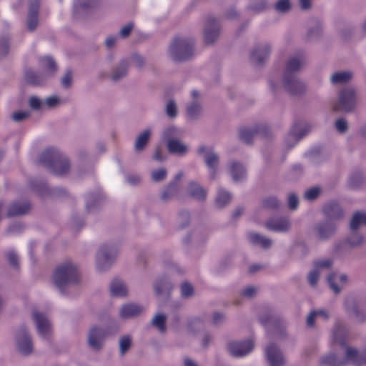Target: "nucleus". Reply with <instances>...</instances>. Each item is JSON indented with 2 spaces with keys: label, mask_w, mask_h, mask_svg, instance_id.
<instances>
[{
  "label": "nucleus",
  "mask_w": 366,
  "mask_h": 366,
  "mask_svg": "<svg viewBox=\"0 0 366 366\" xmlns=\"http://www.w3.org/2000/svg\"><path fill=\"white\" fill-rule=\"evenodd\" d=\"M332 347L339 345L345 352V357H340L337 355L330 353L322 357L320 365L322 366H344L350 362L355 366L366 364V350L359 352L347 345V336L345 330L336 327L332 332Z\"/></svg>",
  "instance_id": "f257e3e1"
},
{
  "label": "nucleus",
  "mask_w": 366,
  "mask_h": 366,
  "mask_svg": "<svg viewBox=\"0 0 366 366\" xmlns=\"http://www.w3.org/2000/svg\"><path fill=\"white\" fill-rule=\"evenodd\" d=\"M40 163L58 176L68 173L70 165L68 159L54 148L46 149L40 157Z\"/></svg>",
  "instance_id": "f03ea898"
},
{
  "label": "nucleus",
  "mask_w": 366,
  "mask_h": 366,
  "mask_svg": "<svg viewBox=\"0 0 366 366\" xmlns=\"http://www.w3.org/2000/svg\"><path fill=\"white\" fill-rule=\"evenodd\" d=\"M302 64V55L292 57L287 63L284 74V86L291 94H298L305 90L304 84L298 81L295 75V73L300 70Z\"/></svg>",
  "instance_id": "7ed1b4c3"
},
{
  "label": "nucleus",
  "mask_w": 366,
  "mask_h": 366,
  "mask_svg": "<svg viewBox=\"0 0 366 366\" xmlns=\"http://www.w3.org/2000/svg\"><path fill=\"white\" fill-rule=\"evenodd\" d=\"M79 274L77 267L69 262L59 265L54 272L53 281L61 293L64 292L66 286L77 283Z\"/></svg>",
  "instance_id": "20e7f679"
},
{
  "label": "nucleus",
  "mask_w": 366,
  "mask_h": 366,
  "mask_svg": "<svg viewBox=\"0 0 366 366\" xmlns=\"http://www.w3.org/2000/svg\"><path fill=\"white\" fill-rule=\"evenodd\" d=\"M194 41L190 39L175 37L169 47L170 54L175 61L189 59L194 54Z\"/></svg>",
  "instance_id": "39448f33"
},
{
  "label": "nucleus",
  "mask_w": 366,
  "mask_h": 366,
  "mask_svg": "<svg viewBox=\"0 0 366 366\" xmlns=\"http://www.w3.org/2000/svg\"><path fill=\"white\" fill-rule=\"evenodd\" d=\"M356 104L355 92L352 88L342 89L339 94L338 102L334 105L333 110L335 112H350Z\"/></svg>",
  "instance_id": "423d86ee"
},
{
  "label": "nucleus",
  "mask_w": 366,
  "mask_h": 366,
  "mask_svg": "<svg viewBox=\"0 0 366 366\" xmlns=\"http://www.w3.org/2000/svg\"><path fill=\"white\" fill-rule=\"evenodd\" d=\"M117 256V249L114 247L103 245L97 256V265L102 271L109 267Z\"/></svg>",
  "instance_id": "0eeeda50"
},
{
  "label": "nucleus",
  "mask_w": 366,
  "mask_h": 366,
  "mask_svg": "<svg viewBox=\"0 0 366 366\" xmlns=\"http://www.w3.org/2000/svg\"><path fill=\"white\" fill-rule=\"evenodd\" d=\"M219 34V21L214 17L209 16L207 19L204 36L207 44L214 43Z\"/></svg>",
  "instance_id": "6e6552de"
},
{
  "label": "nucleus",
  "mask_w": 366,
  "mask_h": 366,
  "mask_svg": "<svg viewBox=\"0 0 366 366\" xmlns=\"http://www.w3.org/2000/svg\"><path fill=\"white\" fill-rule=\"evenodd\" d=\"M254 347L251 340L242 342H232L228 345V350L234 357H242L249 354Z\"/></svg>",
  "instance_id": "1a4fd4ad"
},
{
  "label": "nucleus",
  "mask_w": 366,
  "mask_h": 366,
  "mask_svg": "<svg viewBox=\"0 0 366 366\" xmlns=\"http://www.w3.org/2000/svg\"><path fill=\"white\" fill-rule=\"evenodd\" d=\"M17 345L21 353L29 355L32 352V342L25 327H21L17 333Z\"/></svg>",
  "instance_id": "9d476101"
},
{
  "label": "nucleus",
  "mask_w": 366,
  "mask_h": 366,
  "mask_svg": "<svg viewBox=\"0 0 366 366\" xmlns=\"http://www.w3.org/2000/svg\"><path fill=\"white\" fill-rule=\"evenodd\" d=\"M265 355L270 366H282L285 363L280 350L274 344H270L266 347Z\"/></svg>",
  "instance_id": "9b49d317"
},
{
  "label": "nucleus",
  "mask_w": 366,
  "mask_h": 366,
  "mask_svg": "<svg viewBox=\"0 0 366 366\" xmlns=\"http://www.w3.org/2000/svg\"><path fill=\"white\" fill-rule=\"evenodd\" d=\"M39 5V0H31L29 2L27 26L31 31H34L38 25Z\"/></svg>",
  "instance_id": "f8f14e48"
},
{
  "label": "nucleus",
  "mask_w": 366,
  "mask_h": 366,
  "mask_svg": "<svg viewBox=\"0 0 366 366\" xmlns=\"http://www.w3.org/2000/svg\"><path fill=\"white\" fill-rule=\"evenodd\" d=\"M33 319L36 325L38 332L40 335L46 337L51 332V325L48 319L41 313L34 312Z\"/></svg>",
  "instance_id": "ddd939ff"
},
{
  "label": "nucleus",
  "mask_w": 366,
  "mask_h": 366,
  "mask_svg": "<svg viewBox=\"0 0 366 366\" xmlns=\"http://www.w3.org/2000/svg\"><path fill=\"white\" fill-rule=\"evenodd\" d=\"M332 262L331 259H323L317 261L315 262V269L311 271L308 274L307 279L308 282L311 286L314 287L317 284L319 277H320V268H329L332 266Z\"/></svg>",
  "instance_id": "4468645a"
},
{
  "label": "nucleus",
  "mask_w": 366,
  "mask_h": 366,
  "mask_svg": "<svg viewBox=\"0 0 366 366\" xmlns=\"http://www.w3.org/2000/svg\"><path fill=\"white\" fill-rule=\"evenodd\" d=\"M265 127L256 126L254 129H249L245 127L241 128L239 130V138L242 141L247 144L252 142L254 137L257 134H263L266 132Z\"/></svg>",
  "instance_id": "2eb2a0df"
},
{
  "label": "nucleus",
  "mask_w": 366,
  "mask_h": 366,
  "mask_svg": "<svg viewBox=\"0 0 366 366\" xmlns=\"http://www.w3.org/2000/svg\"><path fill=\"white\" fill-rule=\"evenodd\" d=\"M31 209L29 202H15L12 203L8 209V217L21 216L27 214Z\"/></svg>",
  "instance_id": "dca6fc26"
},
{
  "label": "nucleus",
  "mask_w": 366,
  "mask_h": 366,
  "mask_svg": "<svg viewBox=\"0 0 366 366\" xmlns=\"http://www.w3.org/2000/svg\"><path fill=\"white\" fill-rule=\"evenodd\" d=\"M290 226V222L287 218H272L266 223V227L274 232H286Z\"/></svg>",
  "instance_id": "f3484780"
},
{
  "label": "nucleus",
  "mask_w": 366,
  "mask_h": 366,
  "mask_svg": "<svg viewBox=\"0 0 366 366\" xmlns=\"http://www.w3.org/2000/svg\"><path fill=\"white\" fill-rule=\"evenodd\" d=\"M103 331L102 329L94 327L91 329L89 334V344L94 350H99L102 347L103 339Z\"/></svg>",
  "instance_id": "a211bd4d"
},
{
  "label": "nucleus",
  "mask_w": 366,
  "mask_h": 366,
  "mask_svg": "<svg viewBox=\"0 0 366 366\" xmlns=\"http://www.w3.org/2000/svg\"><path fill=\"white\" fill-rule=\"evenodd\" d=\"M323 212L327 217L331 219H340L343 215L342 209L339 204L335 202H331L325 205Z\"/></svg>",
  "instance_id": "6ab92c4d"
},
{
  "label": "nucleus",
  "mask_w": 366,
  "mask_h": 366,
  "mask_svg": "<svg viewBox=\"0 0 366 366\" xmlns=\"http://www.w3.org/2000/svg\"><path fill=\"white\" fill-rule=\"evenodd\" d=\"M270 48L265 46L262 48L254 49L251 54V59L257 65H262L269 57Z\"/></svg>",
  "instance_id": "aec40b11"
},
{
  "label": "nucleus",
  "mask_w": 366,
  "mask_h": 366,
  "mask_svg": "<svg viewBox=\"0 0 366 366\" xmlns=\"http://www.w3.org/2000/svg\"><path fill=\"white\" fill-rule=\"evenodd\" d=\"M110 292L112 296L124 297L127 295L125 285L118 279H114L110 285Z\"/></svg>",
  "instance_id": "412c9836"
},
{
  "label": "nucleus",
  "mask_w": 366,
  "mask_h": 366,
  "mask_svg": "<svg viewBox=\"0 0 366 366\" xmlns=\"http://www.w3.org/2000/svg\"><path fill=\"white\" fill-rule=\"evenodd\" d=\"M183 177V172H179L172 183H170L164 189V191L162 192V199L163 200H167L170 197H172L177 191V184L179 182V180Z\"/></svg>",
  "instance_id": "4be33fe9"
},
{
  "label": "nucleus",
  "mask_w": 366,
  "mask_h": 366,
  "mask_svg": "<svg viewBox=\"0 0 366 366\" xmlns=\"http://www.w3.org/2000/svg\"><path fill=\"white\" fill-rule=\"evenodd\" d=\"M142 311V308L135 304L124 305L120 312V315L122 317L127 318L132 317L139 315Z\"/></svg>",
  "instance_id": "5701e85b"
},
{
  "label": "nucleus",
  "mask_w": 366,
  "mask_h": 366,
  "mask_svg": "<svg viewBox=\"0 0 366 366\" xmlns=\"http://www.w3.org/2000/svg\"><path fill=\"white\" fill-rule=\"evenodd\" d=\"M230 174L232 176L233 180L238 182L245 177L246 171L241 164L234 162L231 164Z\"/></svg>",
  "instance_id": "b1692460"
},
{
  "label": "nucleus",
  "mask_w": 366,
  "mask_h": 366,
  "mask_svg": "<svg viewBox=\"0 0 366 366\" xmlns=\"http://www.w3.org/2000/svg\"><path fill=\"white\" fill-rule=\"evenodd\" d=\"M189 192L191 197L199 200H204L207 195L206 190L193 182L189 184Z\"/></svg>",
  "instance_id": "393cba45"
},
{
  "label": "nucleus",
  "mask_w": 366,
  "mask_h": 366,
  "mask_svg": "<svg viewBox=\"0 0 366 366\" xmlns=\"http://www.w3.org/2000/svg\"><path fill=\"white\" fill-rule=\"evenodd\" d=\"M335 230V226L331 221H327L318 225L317 231L320 237L322 239L328 237Z\"/></svg>",
  "instance_id": "a878e982"
},
{
  "label": "nucleus",
  "mask_w": 366,
  "mask_h": 366,
  "mask_svg": "<svg viewBox=\"0 0 366 366\" xmlns=\"http://www.w3.org/2000/svg\"><path fill=\"white\" fill-rule=\"evenodd\" d=\"M248 237L250 242L254 244L260 245L265 249L269 248L272 244V242L269 239L261 236L257 233H249Z\"/></svg>",
  "instance_id": "bb28decb"
},
{
  "label": "nucleus",
  "mask_w": 366,
  "mask_h": 366,
  "mask_svg": "<svg viewBox=\"0 0 366 366\" xmlns=\"http://www.w3.org/2000/svg\"><path fill=\"white\" fill-rule=\"evenodd\" d=\"M167 147L169 152L172 154H182L187 152V147L182 144L177 139H169L167 143Z\"/></svg>",
  "instance_id": "cd10ccee"
},
{
  "label": "nucleus",
  "mask_w": 366,
  "mask_h": 366,
  "mask_svg": "<svg viewBox=\"0 0 366 366\" xmlns=\"http://www.w3.org/2000/svg\"><path fill=\"white\" fill-rule=\"evenodd\" d=\"M205 162L207 166L209 167L210 171V175L212 179L215 178L216 167L219 162L218 156L214 153L207 154L205 157Z\"/></svg>",
  "instance_id": "c85d7f7f"
},
{
  "label": "nucleus",
  "mask_w": 366,
  "mask_h": 366,
  "mask_svg": "<svg viewBox=\"0 0 366 366\" xmlns=\"http://www.w3.org/2000/svg\"><path fill=\"white\" fill-rule=\"evenodd\" d=\"M361 224L366 225V214L365 212H357L354 214L350 222V228L355 231Z\"/></svg>",
  "instance_id": "c756f323"
},
{
  "label": "nucleus",
  "mask_w": 366,
  "mask_h": 366,
  "mask_svg": "<svg viewBox=\"0 0 366 366\" xmlns=\"http://www.w3.org/2000/svg\"><path fill=\"white\" fill-rule=\"evenodd\" d=\"M232 199V195L229 192L220 189L218 190L217 196L216 198V205L222 208L227 204Z\"/></svg>",
  "instance_id": "7c9ffc66"
},
{
  "label": "nucleus",
  "mask_w": 366,
  "mask_h": 366,
  "mask_svg": "<svg viewBox=\"0 0 366 366\" xmlns=\"http://www.w3.org/2000/svg\"><path fill=\"white\" fill-rule=\"evenodd\" d=\"M26 83L34 86L41 85L43 82V77L31 70H27L24 75Z\"/></svg>",
  "instance_id": "2f4dec72"
},
{
  "label": "nucleus",
  "mask_w": 366,
  "mask_h": 366,
  "mask_svg": "<svg viewBox=\"0 0 366 366\" xmlns=\"http://www.w3.org/2000/svg\"><path fill=\"white\" fill-rule=\"evenodd\" d=\"M352 74L349 71L336 72L331 77V81L332 84H341L348 81Z\"/></svg>",
  "instance_id": "473e14b6"
},
{
  "label": "nucleus",
  "mask_w": 366,
  "mask_h": 366,
  "mask_svg": "<svg viewBox=\"0 0 366 366\" xmlns=\"http://www.w3.org/2000/svg\"><path fill=\"white\" fill-rule=\"evenodd\" d=\"M40 64L42 68L47 70L50 73H54L56 71V63L50 56H44L39 59Z\"/></svg>",
  "instance_id": "72a5a7b5"
},
{
  "label": "nucleus",
  "mask_w": 366,
  "mask_h": 366,
  "mask_svg": "<svg viewBox=\"0 0 366 366\" xmlns=\"http://www.w3.org/2000/svg\"><path fill=\"white\" fill-rule=\"evenodd\" d=\"M99 0H75L74 7L76 10L90 9L95 7Z\"/></svg>",
  "instance_id": "f704fd0d"
},
{
  "label": "nucleus",
  "mask_w": 366,
  "mask_h": 366,
  "mask_svg": "<svg viewBox=\"0 0 366 366\" xmlns=\"http://www.w3.org/2000/svg\"><path fill=\"white\" fill-rule=\"evenodd\" d=\"M317 316L322 317V319L324 320H327L329 317V315L325 310H317V311H312L309 315V316L307 319V325L309 327H312L314 325L315 319V317H317Z\"/></svg>",
  "instance_id": "c9c22d12"
},
{
  "label": "nucleus",
  "mask_w": 366,
  "mask_h": 366,
  "mask_svg": "<svg viewBox=\"0 0 366 366\" xmlns=\"http://www.w3.org/2000/svg\"><path fill=\"white\" fill-rule=\"evenodd\" d=\"M149 135L150 132L149 130H145L139 135L135 143V149L137 150H142L144 148L149 140Z\"/></svg>",
  "instance_id": "e433bc0d"
},
{
  "label": "nucleus",
  "mask_w": 366,
  "mask_h": 366,
  "mask_svg": "<svg viewBox=\"0 0 366 366\" xmlns=\"http://www.w3.org/2000/svg\"><path fill=\"white\" fill-rule=\"evenodd\" d=\"M127 61H122L119 66L117 68V69L114 71V73L112 75V79L114 81H117L120 78L124 76L127 74Z\"/></svg>",
  "instance_id": "4c0bfd02"
},
{
  "label": "nucleus",
  "mask_w": 366,
  "mask_h": 366,
  "mask_svg": "<svg viewBox=\"0 0 366 366\" xmlns=\"http://www.w3.org/2000/svg\"><path fill=\"white\" fill-rule=\"evenodd\" d=\"M165 322L166 317L164 315H157L154 319L152 320V325L158 328V330L161 332L165 331Z\"/></svg>",
  "instance_id": "58836bf2"
},
{
  "label": "nucleus",
  "mask_w": 366,
  "mask_h": 366,
  "mask_svg": "<svg viewBox=\"0 0 366 366\" xmlns=\"http://www.w3.org/2000/svg\"><path fill=\"white\" fill-rule=\"evenodd\" d=\"M200 110V106L197 103L193 102L187 107V114L189 118L193 119L199 114Z\"/></svg>",
  "instance_id": "ea45409f"
},
{
  "label": "nucleus",
  "mask_w": 366,
  "mask_h": 366,
  "mask_svg": "<svg viewBox=\"0 0 366 366\" xmlns=\"http://www.w3.org/2000/svg\"><path fill=\"white\" fill-rule=\"evenodd\" d=\"M280 202L275 197H268L262 202V207L266 209H276L280 207Z\"/></svg>",
  "instance_id": "a19ab883"
},
{
  "label": "nucleus",
  "mask_w": 366,
  "mask_h": 366,
  "mask_svg": "<svg viewBox=\"0 0 366 366\" xmlns=\"http://www.w3.org/2000/svg\"><path fill=\"white\" fill-rule=\"evenodd\" d=\"M120 352L124 355L131 346V338L129 336H124L121 338L119 342Z\"/></svg>",
  "instance_id": "79ce46f5"
},
{
  "label": "nucleus",
  "mask_w": 366,
  "mask_h": 366,
  "mask_svg": "<svg viewBox=\"0 0 366 366\" xmlns=\"http://www.w3.org/2000/svg\"><path fill=\"white\" fill-rule=\"evenodd\" d=\"M363 242V237L357 232H354L352 235L348 238V243L351 246H358Z\"/></svg>",
  "instance_id": "37998d69"
},
{
  "label": "nucleus",
  "mask_w": 366,
  "mask_h": 366,
  "mask_svg": "<svg viewBox=\"0 0 366 366\" xmlns=\"http://www.w3.org/2000/svg\"><path fill=\"white\" fill-rule=\"evenodd\" d=\"M167 171L164 168L154 170L152 172V177L154 182H160L166 177Z\"/></svg>",
  "instance_id": "c03bdc74"
},
{
  "label": "nucleus",
  "mask_w": 366,
  "mask_h": 366,
  "mask_svg": "<svg viewBox=\"0 0 366 366\" xmlns=\"http://www.w3.org/2000/svg\"><path fill=\"white\" fill-rule=\"evenodd\" d=\"M337 277V274L335 273H331L327 277V282L329 283L330 287L335 294H337L340 291V288L338 287L337 284L335 283V280Z\"/></svg>",
  "instance_id": "a18cd8bd"
},
{
  "label": "nucleus",
  "mask_w": 366,
  "mask_h": 366,
  "mask_svg": "<svg viewBox=\"0 0 366 366\" xmlns=\"http://www.w3.org/2000/svg\"><path fill=\"white\" fill-rule=\"evenodd\" d=\"M7 260L11 266L14 268H18L19 258L17 254L14 251H10L6 254Z\"/></svg>",
  "instance_id": "49530a36"
},
{
  "label": "nucleus",
  "mask_w": 366,
  "mask_h": 366,
  "mask_svg": "<svg viewBox=\"0 0 366 366\" xmlns=\"http://www.w3.org/2000/svg\"><path fill=\"white\" fill-rule=\"evenodd\" d=\"M181 291L184 297H188L192 295L194 289L191 284L185 282L182 285Z\"/></svg>",
  "instance_id": "de8ad7c7"
},
{
  "label": "nucleus",
  "mask_w": 366,
  "mask_h": 366,
  "mask_svg": "<svg viewBox=\"0 0 366 366\" xmlns=\"http://www.w3.org/2000/svg\"><path fill=\"white\" fill-rule=\"evenodd\" d=\"M320 193V189L319 187H313L306 191L305 197L308 200H313L318 197Z\"/></svg>",
  "instance_id": "09e8293b"
},
{
  "label": "nucleus",
  "mask_w": 366,
  "mask_h": 366,
  "mask_svg": "<svg viewBox=\"0 0 366 366\" xmlns=\"http://www.w3.org/2000/svg\"><path fill=\"white\" fill-rule=\"evenodd\" d=\"M362 178L361 174H352L349 179V185L352 188H356L359 186L360 183L362 182Z\"/></svg>",
  "instance_id": "8fccbe9b"
},
{
  "label": "nucleus",
  "mask_w": 366,
  "mask_h": 366,
  "mask_svg": "<svg viewBox=\"0 0 366 366\" xmlns=\"http://www.w3.org/2000/svg\"><path fill=\"white\" fill-rule=\"evenodd\" d=\"M290 7V4L289 0H279L275 5V9L277 11H280L282 12L287 11V10H289Z\"/></svg>",
  "instance_id": "3c124183"
},
{
  "label": "nucleus",
  "mask_w": 366,
  "mask_h": 366,
  "mask_svg": "<svg viewBox=\"0 0 366 366\" xmlns=\"http://www.w3.org/2000/svg\"><path fill=\"white\" fill-rule=\"evenodd\" d=\"M9 41L6 39H0V59L9 53Z\"/></svg>",
  "instance_id": "603ef678"
},
{
  "label": "nucleus",
  "mask_w": 366,
  "mask_h": 366,
  "mask_svg": "<svg viewBox=\"0 0 366 366\" xmlns=\"http://www.w3.org/2000/svg\"><path fill=\"white\" fill-rule=\"evenodd\" d=\"M336 129L341 133H343L347 129V122L343 118L338 119L335 122Z\"/></svg>",
  "instance_id": "864d4df0"
},
{
  "label": "nucleus",
  "mask_w": 366,
  "mask_h": 366,
  "mask_svg": "<svg viewBox=\"0 0 366 366\" xmlns=\"http://www.w3.org/2000/svg\"><path fill=\"white\" fill-rule=\"evenodd\" d=\"M288 206L290 209H296L298 207V198L295 194H290L288 197Z\"/></svg>",
  "instance_id": "5fc2aeb1"
},
{
  "label": "nucleus",
  "mask_w": 366,
  "mask_h": 366,
  "mask_svg": "<svg viewBox=\"0 0 366 366\" xmlns=\"http://www.w3.org/2000/svg\"><path fill=\"white\" fill-rule=\"evenodd\" d=\"M351 312L360 322H362L365 320V315L360 312L356 304L353 305L352 308L351 309Z\"/></svg>",
  "instance_id": "6e6d98bb"
},
{
  "label": "nucleus",
  "mask_w": 366,
  "mask_h": 366,
  "mask_svg": "<svg viewBox=\"0 0 366 366\" xmlns=\"http://www.w3.org/2000/svg\"><path fill=\"white\" fill-rule=\"evenodd\" d=\"M167 114L171 117H174L177 115V108L175 103L172 101H170L167 105Z\"/></svg>",
  "instance_id": "4d7b16f0"
},
{
  "label": "nucleus",
  "mask_w": 366,
  "mask_h": 366,
  "mask_svg": "<svg viewBox=\"0 0 366 366\" xmlns=\"http://www.w3.org/2000/svg\"><path fill=\"white\" fill-rule=\"evenodd\" d=\"M29 112H16L12 114V119L15 122H20L28 117Z\"/></svg>",
  "instance_id": "13d9d810"
},
{
  "label": "nucleus",
  "mask_w": 366,
  "mask_h": 366,
  "mask_svg": "<svg viewBox=\"0 0 366 366\" xmlns=\"http://www.w3.org/2000/svg\"><path fill=\"white\" fill-rule=\"evenodd\" d=\"M297 124H295L291 129L290 135L293 137L297 138V140H300L306 134L307 132L305 131H302L300 132H297Z\"/></svg>",
  "instance_id": "bf43d9fd"
},
{
  "label": "nucleus",
  "mask_w": 366,
  "mask_h": 366,
  "mask_svg": "<svg viewBox=\"0 0 366 366\" xmlns=\"http://www.w3.org/2000/svg\"><path fill=\"white\" fill-rule=\"evenodd\" d=\"M257 292V289L253 286H249L246 287L242 292V295L245 297H252Z\"/></svg>",
  "instance_id": "052dcab7"
},
{
  "label": "nucleus",
  "mask_w": 366,
  "mask_h": 366,
  "mask_svg": "<svg viewBox=\"0 0 366 366\" xmlns=\"http://www.w3.org/2000/svg\"><path fill=\"white\" fill-rule=\"evenodd\" d=\"M72 73L71 71L66 72L65 75L61 79V84L64 87H69L71 84Z\"/></svg>",
  "instance_id": "680f3d73"
},
{
  "label": "nucleus",
  "mask_w": 366,
  "mask_h": 366,
  "mask_svg": "<svg viewBox=\"0 0 366 366\" xmlns=\"http://www.w3.org/2000/svg\"><path fill=\"white\" fill-rule=\"evenodd\" d=\"M29 105L34 109H39L42 106V102L39 98L32 97L30 98Z\"/></svg>",
  "instance_id": "e2e57ef3"
},
{
  "label": "nucleus",
  "mask_w": 366,
  "mask_h": 366,
  "mask_svg": "<svg viewBox=\"0 0 366 366\" xmlns=\"http://www.w3.org/2000/svg\"><path fill=\"white\" fill-rule=\"evenodd\" d=\"M274 317L272 315L269 314L267 316H261L259 317V321L262 325L267 326V325L274 322Z\"/></svg>",
  "instance_id": "0e129e2a"
},
{
  "label": "nucleus",
  "mask_w": 366,
  "mask_h": 366,
  "mask_svg": "<svg viewBox=\"0 0 366 366\" xmlns=\"http://www.w3.org/2000/svg\"><path fill=\"white\" fill-rule=\"evenodd\" d=\"M133 28L132 24H128L124 26L120 31V34L122 37H127L129 35Z\"/></svg>",
  "instance_id": "69168bd1"
},
{
  "label": "nucleus",
  "mask_w": 366,
  "mask_h": 366,
  "mask_svg": "<svg viewBox=\"0 0 366 366\" xmlns=\"http://www.w3.org/2000/svg\"><path fill=\"white\" fill-rule=\"evenodd\" d=\"M167 283L164 281L157 282L154 285V291L157 295H160L163 289L165 287Z\"/></svg>",
  "instance_id": "338daca9"
},
{
  "label": "nucleus",
  "mask_w": 366,
  "mask_h": 366,
  "mask_svg": "<svg viewBox=\"0 0 366 366\" xmlns=\"http://www.w3.org/2000/svg\"><path fill=\"white\" fill-rule=\"evenodd\" d=\"M59 102V99L56 97H48L45 101V104L48 107H53L56 106Z\"/></svg>",
  "instance_id": "774afa93"
}]
</instances>
